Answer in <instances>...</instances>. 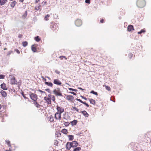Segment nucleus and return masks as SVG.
<instances>
[{
	"instance_id": "nucleus-1",
	"label": "nucleus",
	"mask_w": 151,
	"mask_h": 151,
	"mask_svg": "<svg viewBox=\"0 0 151 151\" xmlns=\"http://www.w3.org/2000/svg\"><path fill=\"white\" fill-rule=\"evenodd\" d=\"M137 6L140 8L144 7L145 4L144 0H138L137 2Z\"/></svg>"
},
{
	"instance_id": "nucleus-2",
	"label": "nucleus",
	"mask_w": 151,
	"mask_h": 151,
	"mask_svg": "<svg viewBox=\"0 0 151 151\" xmlns=\"http://www.w3.org/2000/svg\"><path fill=\"white\" fill-rule=\"evenodd\" d=\"M59 24L54 22H52L50 24V28L53 31L58 30V29Z\"/></svg>"
},
{
	"instance_id": "nucleus-3",
	"label": "nucleus",
	"mask_w": 151,
	"mask_h": 151,
	"mask_svg": "<svg viewBox=\"0 0 151 151\" xmlns=\"http://www.w3.org/2000/svg\"><path fill=\"white\" fill-rule=\"evenodd\" d=\"M53 93L57 96H63L60 89L59 88L55 89L53 91Z\"/></svg>"
},
{
	"instance_id": "nucleus-4",
	"label": "nucleus",
	"mask_w": 151,
	"mask_h": 151,
	"mask_svg": "<svg viewBox=\"0 0 151 151\" xmlns=\"http://www.w3.org/2000/svg\"><path fill=\"white\" fill-rule=\"evenodd\" d=\"M29 96L30 98L32 100L35 101L37 100V96L36 94L33 93H31Z\"/></svg>"
},
{
	"instance_id": "nucleus-5",
	"label": "nucleus",
	"mask_w": 151,
	"mask_h": 151,
	"mask_svg": "<svg viewBox=\"0 0 151 151\" xmlns=\"http://www.w3.org/2000/svg\"><path fill=\"white\" fill-rule=\"evenodd\" d=\"M82 23L81 21L79 19L76 20L75 22V24L77 26H80L81 25Z\"/></svg>"
},
{
	"instance_id": "nucleus-6",
	"label": "nucleus",
	"mask_w": 151,
	"mask_h": 151,
	"mask_svg": "<svg viewBox=\"0 0 151 151\" xmlns=\"http://www.w3.org/2000/svg\"><path fill=\"white\" fill-rule=\"evenodd\" d=\"M54 84L58 85H61L62 84L61 82L58 79H55L53 81Z\"/></svg>"
},
{
	"instance_id": "nucleus-7",
	"label": "nucleus",
	"mask_w": 151,
	"mask_h": 151,
	"mask_svg": "<svg viewBox=\"0 0 151 151\" xmlns=\"http://www.w3.org/2000/svg\"><path fill=\"white\" fill-rule=\"evenodd\" d=\"M61 114L58 112L56 113L55 114V118L56 119H60L61 118Z\"/></svg>"
},
{
	"instance_id": "nucleus-8",
	"label": "nucleus",
	"mask_w": 151,
	"mask_h": 151,
	"mask_svg": "<svg viewBox=\"0 0 151 151\" xmlns=\"http://www.w3.org/2000/svg\"><path fill=\"white\" fill-rule=\"evenodd\" d=\"M57 109L58 111V112L59 113H63L64 111V109L62 107L57 106Z\"/></svg>"
},
{
	"instance_id": "nucleus-9",
	"label": "nucleus",
	"mask_w": 151,
	"mask_h": 151,
	"mask_svg": "<svg viewBox=\"0 0 151 151\" xmlns=\"http://www.w3.org/2000/svg\"><path fill=\"white\" fill-rule=\"evenodd\" d=\"M11 83L12 84H16L17 83V81L16 80L15 78L13 77L11 81Z\"/></svg>"
},
{
	"instance_id": "nucleus-10",
	"label": "nucleus",
	"mask_w": 151,
	"mask_h": 151,
	"mask_svg": "<svg viewBox=\"0 0 151 151\" xmlns=\"http://www.w3.org/2000/svg\"><path fill=\"white\" fill-rule=\"evenodd\" d=\"M1 88L4 90H6L7 89V87H6V84L3 83L1 85Z\"/></svg>"
},
{
	"instance_id": "nucleus-11",
	"label": "nucleus",
	"mask_w": 151,
	"mask_h": 151,
	"mask_svg": "<svg viewBox=\"0 0 151 151\" xmlns=\"http://www.w3.org/2000/svg\"><path fill=\"white\" fill-rule=\"evenodd\" d=\"M0 93H1L2 96L4 97H6L7 96L6 93L3 90H1L0 91Z\"/></svg>"
},
{
	"instance_id": "nucleus-12",
	"label": "nucleus",
	"mask_w": 151,
	"mask_h": 151,
	"mask_svg": "<svg viewBox=\"0 0 151 151\" xmlns=\"http://www.w3.org/2000/svg\"><path fill=\"white\" fill-rule=\"evenodd\" d=\"M71 142H68L66 145V149L68 150H70V149L72 147V145H71Z\"/></svg>"
},
{
	"instance_id": "nucleus-13",
	"label": "nucleus",
	"mask_w": 151,
	"mask_h": 151,
	"mask_svg": "<svg viewBox=\"0 0 151 151\" xmlns=\"http://www.w3.org/2000/svg\"><path fill=\"white\" fill-rule=\"evenodd\" d=\"M71 143L72 147H77L78 145V143L76 141H73Z\"/></svg>"
},
{
	"instance_id": "nucleus-14",
	"label": "nucleus",
	"mask_w": 151,
	"mask_h": 151,
	"mask_svg": "<svg viewBox=\"0 0 151 151\" xmlns=\"http://www.w3.org/2000/svg\"><path fill=\"white\" fill-rule=\"evenodd\" d=\"M127 30L128 31H131L132 30H134L133 28V26L132 25H129L127 27Z\"/></svg>"
},
{
	"instance_id": "nucleus-15",
	"label": "nucleus",
	"mask_w": 151,
	"mask_h": 151,
	"mask_svg": "<svg viewBox=\"0 0 151 151\" xmlns=\"http://www.w3.org/2000/svg\"><path fill=\"white\" fill-rule=\"evenodd\" d=\"M73 97L72 95H68L67 97V99L68 100L72 101L73 99Z\"/></svg>"
},
{
	"instance_id": "nucleus-16",
	"label": "nucleus",
	"mask_w": 151,
	"mask_h": 151,
	"mask_svg": "<svg viewBox=\"0 0 151 151\" xmlns=\"http://www.w3.org/2000/svg\"><path fill=\"white\" fill-rule=\"evenodd\" d=\"M81 112L85 117H88V114L86 111H82Z\"/></svg>"
},
{
	"instance_id": "nucleus-17",
	"label": "nucleus",
	"mask_w": 151,
	"mask_h": 151,
	"mask_svg": "<svg viewBox=\"0 0 151 151\" xmlns=\"http://www.w3.org/2000/svg\"><path fill=\"white\" fill-rule=\"evenodd\" d=\"M7 1V0H0V5L2 6L5 4Z\"/></svg>"
},
{
	"instance_id": "nucleus-18",
	"label": "nucleus",
	"mask_w": 151,
	"mask_h": 151,
	"mask_svg": "<svg viewBox=\"0 0 151 151\" xmlns=\"http://www.w3.org/2000/svg\"><path fill=\"white\" fill-rule=\"evenodd\" d=\"M88 100L90 102V103L93 105L95 104L96 101L95 100L92 99H89Z\"/></svg>"
},
{
	"instance_id": "nucleus-19",
	"label": "nucleus",
	"mask_w": 151,
	"mask_h": 151,
	"mask_svg": "<svg viewBox=\"0 0 151 151\" xmlns=\"http://www.w3.org/2000/svg\"><path fill=\"white\" fill-rule=\"evenodd\" d=\"M17 3V2L16 1H14L11 3L10 4V6L12 7L13 8L14 7L15 4Z\"/></svg>"
},
{
	"instance_id": "nucleus-20",
	"label": "nucleus",
	"mask_w": 151,
	"mask_h": 151,
	"mask_svg": "<svg viewBox=\"0 0 151 151\" xmlns=\"http://www.w3.org/2000/svg\"><path fill=\"white\" fill-rule=\"evenodd\" d=\"M45 83L47 85L50 86L51 87H52L53 86V84L51 82H45Z\"/></svg>"
},
{
	"instance_id": "nucleus-21",
	"label": "nucleus",
	"mask_w": 151,
	"mask_h": 151,
	"mask_svg": "<svg viewBox=\"0 0 151 151\" xmlns=\"http://www.w3.org/2000/svg\"><path fill=\"white\" fill-rule=\"evenodd\" d=\"M35 9L36 10L38 11L39 10H41V5L40 4H38L37 6H36L35 7Z\"/></svg>"
},
{
	"instance_id": "nucleus-22",
	"label": "nucleus",
	"mask_w": 151,
	"mask_h": 151,
	"mask_svg": "<svg viewBox=\"0 0 151 151\" xmlns=\"http://www.w3.org/2000/svg\"><path fill=\"white\" fill-rule=\"evenodd\" d=\"M46 101L48 104H51V100L50 98H48L46 100Z\"/></svg>"
},
{
	"instance_id": "nucleus-23",
	"label": "nucleus",
	"mask_w": 151,
	"mask_h": 151,
	"mask_svg": "<svg viewBox=\"0 0 151 151\" xmlns=\"http://www.w3.org/2000/svg\"><path fill=\"white\" fill-rule=\"evenodd\" d=\"M68 137L69 138V140L70 141L72 140L73 139V136L71 135H68Z\"/></svg>"
},
{
	"instance_id": "nucleus-24",
	"label": "nucleus",
	"mask_w": 151,
	"mask_h": 151,
	"mask_svg": "<svg viewBox=\"0 0 151 151\" xmlns=\"http://www.w3.org/2000/svg\"><path fill=\"white\" fill-rule=\"evenodd\" d=\"M34 45H33L32 46L31 49L34 52H36V47H34Z\"/></svg>"
},
{
	"instance_id": "nucleus-25",
	"label": "nucleus",
	"mask_w": 151,
	"mask_h": 151,
	"mask_svg": "<svg viewBox=\"0 0 151 151\" xmlns=\"http://www.w3.org/2000/svg\"><path fill=\"white\" fill-rule=\"evenodd\" d=\"M61 132L64 134H66L68 133V131L66 129H64L62 130Z\"/></svg>"
},
{
	"instance_id": "nucleus-26",
	"label": "nucleus",
	"mask_w": 151,
	"mask_h": 151,
	"mask_svg": "<svg viewBox=\"0 0 151 151\" xmlns=\"http://www.w3.org/2000/svg\"><path fill=\"white\" fill-rule=\"evenodd\" d=\"M77 122V121L76 120H74L71 122V124L73 126L76 125V124Z\"/></svg>"
},
{
	"instance_id": "nucleus-27",
	"label": "nucleus",
	"mask_w": 151,
	"mask_h": 151,
	"mask_svg": "<svg viewBox=\"0 0 151 151\" xmlns=\"http://www.w3.org/2000/svg\"><path fill=\"white\" fill-rule=\"evenodd\" d=\"M22 44L23 47H25L27 45V41L23 42H22Z\"/></svg>"
},
{
	"instance_id": "nucleus-28",
	"label": "nucleus",
	"mask_w": 151,
	"mask_h": 151,
	"mask_svg": "<svg viewBox=\"0 0 151 151\" xmlns=\"http://www.w3.org/2000/svg\"><path fill=\"white\" fill-rule=\"evenodd\" d=\"M49 120L50 121L52 122H53L54 121V118L52 116H50L49 117Z\"/></svg>"
},
{
	"instance_id": "nucleus-29",
	"label": "nucleus",
	"mask_w": 151,
	"mask_h": 151,
	"mask_svg": "<svg viewBox=\"0 0 151 151\" xmlns=\"http://www.w3.org/2000/svg\"><path fill=\"white\" fill-rule=\"evenodd\" d=\"M81 148L79 147H76L73 150V151H79L81 150Z\"/></svg>"
},
{
	"instance_id": "nucleus-30",
	"label": "nucleus",
	"mask_w": 151,
	"mask_h": 151,
	"mask_svg": "<svg viewBox=\"0 0 151 151\" xmlns=\"http://www.w3.org/2000/svg\"><path fill=\"white\" fill-rule=\"evenodd\" d=\"M34 104L37 107L39 108L40 107V105L37 102L35 101L34 103Z\"/></svg>"
},
{
	"instance_id": "nucleus-31",
	"label": "nucleus",
	"mask_w": 151,
	"mask_h": 151,
	"mask_svg": "<svg viewBox=\"0 0 151 151\" xmlns=\"http://www.w3.org/2000/svg\"><path fill=\"white\" fill-rule=\"evenodd\" d=\"M50 16V15L49 14H47V15L45 16L44 18V20L46 21H47L48 20V18Z\"/></svg>"
},
{
	"instance_id": "nucleus-32",
	"label": "nucleus",
	"mask_w": 151,
	"mask_h": 151,
	"mask_svg": "<svg viewBox=\"0 0 151 151\" xmlns=\"http://www.w3.org/2000/svg\"><path fill=\"white\" fill-rule=\"evenodd\" d=\"M90 93H92L93 94H94L96 95H98V94L97 92H95L94 91H93V90L91 91L90 92Z\"/></svg>"
},
{
	"instance_id": "nucleus-33",
	"label": "nucleus",
	"mask_w": 151,
	"mask_h": 151,
	"mask_svg": "<svg viewBox=\"0 0 151 151\" xmlns=\"http://www.w3.org/2000/svg\"><path fill=\"white\" fill-rule=\"evenodd\" d=\"M35 40L37 42H39L40 40V39L39 38V37L38 36H37L35 37Z\"/></svg>"
},
{
	"instance_id": "nucleus-34",
	"label": "nucleus",
	"mask_w": 151,
	"mask_h": 151,
	"mask_svg": "<svg viewBox=\"0 0 151 151\" xmlns=\"http://www.w3.org/2000/svg\"><path fill=\"white\" fill-rule=\"evenodd\" d=\"M145 32V30H144V29H142L139 32H138V33L139 34H141L143 32Z\"/></svg>"
},
{
	"instance_id": "nucleus-35",
	"label": "nucleus",
	"mask_w": 151,
	"mask_h": 151,
	"mask_svg": "<svg viewBox=\"0 0 151 151\" xmlns=\"http://www.w3.org/2000/svg\"><path fill=\"white\" fill-rule=\"evenodd\" d=\"M106 89L108 91H110V88L108 86H105Z\"/></svg>"
},
{
	"instance_id": "nucleus-36",
	"label": "nucleus",
	"mask_w": 151,
	"mask_h": 151,
	"mask_svg": "<svg viewBox=\"0 0 151 151\" xmlns=\"http://www.w3.org/2000/svg\"><path fill=\"white\" fill-rule=\"evenodd\" d=\"M68 89L70 91H77L76 89H74L71 88H69Z\"/></svg>"
},
{
	"instance_id": "nucleus-37",
	"label": "nucleus",
	"mask_w": 151,
	"mask_h": 151,
	"mask_svg": "<svg viewBox=\"0 0 151 151\" xmlns=\"http://www.w3.org/2000/svg\"><path fill=\"white\" fill-rule=\"evenodd\" d=\"M59 58L61 59H63V58H65V60H67V58L65 57V56H61L59 57Z\"/></svg>"
},
{
	"instance_id": "nucleus-38",
	"label": "nucleus",
	"mask_w": 151,
	"mask_h": 151,
	"mask_svg": "<svg viewBox=\"0 0 151 151\" xmlns=\"http://www.w3.org/2000/svg\"><path fill=\"white\" fill-rule=\"evenodd\" d=\"M64 124L65 126H67L69 125V123L67 122H64Z\"/></svg>"
},
{
	"instance_id": "nucleus-39",
	"label": "nucleus",
	"mask_w": 151,
	"mask_h": 151,
	"mask_svg": "<svg viewBox=\"0 0 151 151\" xmlns=\"http://www.w3.org/2000/svg\"><path fill=\"white\" fill-rule=\"evenodd\" d=\"M51 99L53 101H54V102L55 101V96H54L53 95V96L51 97Z\"/></svg>"
},
{
	"instance_id": "nucleus-40",
	"label": "nucleus",
	"mask_w": 151,
	"mask_h": 151,
	"mask_svg": "<svg viewBox=\"0 0 151 151\" xmlns=\"http://www.w3.org/2000/svg\"><path fill=\"white\" fill-rule=\"evenodd\" d=\"M27 11H25L24 14L23 15V17H24V18H26V17L27 15Z\"/></svg>"
},
{
	"instance_id": "nucleus-41",
	"label": "nucleus",
	"mask_w": 151,
	"mask_h": 151,
	"mask_svg": "<svg viewBox=\"0 0 151 151\" xmlns=\"http://www.w3.org/2000/svg\"><path fill=\"white\" fill-rule=\"evenodd\" d=\"M5 77V76L3 75H0V79H4Z\"/></svg>"
},
{
	"instance_id": "nucleus-42",
	"label": "nucleus",
	"mask_w": 151,
	"mask_h": 151,
	"mask_svg": "<svg viewBox=\"0 0 151 151\" xmlns=\"http://www.w3.org/2000/svg\"><path fill=\"white\" fill-rule=\"evenodd\" d=\"M45 91H47L49 93H51V92L50 91V89L49 88H47L45 89Z\"/></svg>"
},
{
	"instance_id": "nucleus-43",
	"label": "nucleus",
	"mask_w": 151,
	"mask_h": 151,
	"mask_svg": "<svg viewBox=\"0 0 151 151\" xmlns=\"http://www.w3.org/2000/svg\"><path fill=\"white\" fill-rule=\"evenodd\" d=\"M128 56L130 58H132L133 56V54L131 53H130L129 54Z\"/></svg>"
},
{
	"instance_id": "nucleus-44",
	"label": "nucleus",
	"mask_w": 151,
	"mask_h": 151,
	"mask_svg": "<svg viewBox=\"0 0 151 151\" xmlns=\"http://www.w3.org/2000/svg\"><path fill=\"white\" fill-rule=\"evenodd\" d=\"M85 2L86 3L89 4L90 3V0H86Z\"/></svg>"
},
{
	"instance_id": "nucleus-45",
	"label": "nucleus",
	"mask_w": 151,
	"mask_h": 151,
	"mask_svg": "<svg viewBox=\"0 0 151 151\" xmlns=\"http://www.w3.org/2000/svg\"><path fill=\"white\" fill-rule=\"evenodd\" d=\"M83 104L86 105V106L87 107H88L89 106V105L85 102H83Z\"/></svg>"
},
{
	"instance_id": "nucleus-46",
	"label": "nucleus",
	"mask_w": 151,
	"mask_h": 151,
	"mask_svg": "<svg viewBox=\"0 0 151 151\" xmlns=\"http://www.w3.org/2000/svg\"><path fill=\"white\" fill-rule=\"evenodd\" d=\"M6 142H7L8 146H11V145H10V141H6Z\"/></svg>"
},
{
	"instance_id": "nucleus-47",
	"label": "nucleus",
	"mask_w": 151,
	"mask_h": 151,
	"mask_svg": "<svg viewBox=\"0 0 151 151\" xmlns=\"http://www.w3.org/2000/svg\"><path fill=\"white\" fill-rule=\"evenodd\" d=\"M76 100H77V101L80 102L82 103V104L83 102V101H82L81 99H76Z\"/></svg>"
},
{
	"instance_id": "nucleus-48",
	"label": "nucleus",
	"mask_w": 151,
	"mask_h": 151,
	"mask_svg": "<svg viewBox=\"0 0 151 151\" xmlns=\"http://www.w3.org/2000/svg\"><path fill=\"white\" fill-rule=\"evenodd\" d=\"M22 95L23 96V97L25 99H27V97H26V96H25V95H24V93H22Z\"/></svg>"
},
{
	"instance_id": "nucleus-49",
	"label": "nucleus",
	"mask_w": 151,
	"mask_h": 151,
	"mask_svg": "<svg viewBox=\"0 0 151 151\" xmlns=\"http://www.w3.org/2000/svg\"><path fill=\"white\" fill-rule=\"evenodd\" d=\"M69 93L71 94H73V95H76V93L73 92H72V91L70 92H69Z\"/></svg>"
},
{
	"instance_id": "nucleus-50",
	"label": "nucleus",
	"mask_w": 151,
	"mask_h": 151,
	"mask_svg": "<svg viewBox=\"0 0 151 151\" xmlns=\"http://www.w3.org/2000/svg\"><path fill=\"white\" fill-rule=\"evenodd\" d=\"M81 97H82V98L84 99L85 100H87V99L85 97H84L83 96H81Z\"/></svg>"
},
{
	"instance_id": "nucleus-51",
	"label": "nucleus",
	"mask_w": 151,
	"mask_h": 151,
	"mask_svg": "<svg viewBox=\"0 0 151 151\" xmlns=\"http://www.w3.org/2000/svg\"><path fill=\"white\" fill-rule=\"evenodd\" d=\"M53 96L52 95H51V94H49L48 95V98H50V99L51 98V97Z\"/></svg>"
},
{
	"instance_id": "nucleus-52",
	"label": "nucleus",
	"mask_w": 151,
	"mask_h": 151,
	"mask_svg": "<svg viewBox=\"0 0 151 151\" xmlns=\"http://www.w3.org/2000/svg\"><path fill=\"white\" fill-rule=\"evenodd\" d=\"M15 51L18 54H19L20 53V52L19 51V50H18V49H16L15 50Z\"/></svg>"
},
{
	"instance_id": "nucleus-53",
	"label": "nucleus",
	"mask_w": 151,
	"mask_h": 151,
	"mask_svg": "<svg viewBox=\"0 0 151 151\" xmlns=\"http://www.w3.org/2000/svg\"><path fill=\"white\" fill-rule=\"evenodd\" d=\"M38 91L41 93H45V91H42V90H39Z\"/></svg>"
},
{
	"instance_id": "nucleus-54",
	"label": "nucleus",
	"mask_w": 151,
	"mask_h": 151,
	"mask_svg": "<svg viewBox=\"0 0 151 151\" xmlns=\"http://www.w3.org/2000/svg\"><path fill=\"white\" fill-rule=\"evenodd\" d=\"M55 72L58 74H59L60 73V72L57 70H55Z\"/></svg>"
},
{
	"instance_id": "nucleus-55",
	"label": "nucleus",
	"mask_w": 151,
	"mask_h": 151,
	"mask_svg": "<svg viewBox=\"0 0 151 151\" xmlns=\"http://www.w3.org/2000/svg\"><path fill=\"white\" fill-rule=\"evenodd\" d=\"M46 2H45V1H43L42 3V4L43 6H44V5H45L46 4Z\"/></svg>"
},
{
	"instance_id": "nucleus-56",
	"label": "nucleus",
	"mask_w": 151,
	"mask_h": 151,
	"mask_svg": "<svg viewBox=\"0 0 151 151\" xmlns=\"http://www.w3.org/2000/svg\"><path fill=\"white\" fill-rule=\"evenodd\" d=\"M78 89H80L82 91H84L85 90V89H83V88H81V87H78Z\"/></svg>"
},
{
	"instance_id": "nucleus-57",
	"label": "nucleus",
	"mask_w": 151,
	"mask_h": 151,
	"mask_svg": "<svg viewBox=\"0 0 151 151\" xmlns=\"http://www.w3.org/2000/svg\"><path fill=\"white\" fill-rule=\"evenodd\" d=\"M22 36V35L21 34H19L18 35V37L19 38H21Z\"/></svg>"
},
{
	"instance_id": "nucleus-58",
	"label": "nucleus",
	"mask_w": 151,
	"mask_h": 151,
	"mask_svg": "<svg viewBox=\"0 0 151 151\" xmlns=\"http://www.w3.org/2000/svg\"><path fill=\"white\" fill-rule=\"evenodd\" d=\"M104 20L103 19H102L101 21L100 22L101 23H103L104 22Z\"/></svg>"
},
{
	"instance_id": "nucleus-59",
	"label": "nucleus",
	"mask_w": 151,
	"mask_h": 151,
	"mask_svg": "<svg viewBox=\"0 0 151 151\" xmlns=\"http://www.w3.org/2000/svg\"><path fill=\"white\" fill-rule=\"evenodd\" d=\"M73 109L74 110H76V109H77L76 107H73Z\"/></svg>"
},
{
	"instance_id": "nucleus-60",
	"label": "nucleus",
	"mask_w": 151,
	"mask_h": 151,
	"mask_svg": "<svg viewBox=\"0 0 151 151\" xmlns=\"http://www.w3.org/2000/svg\"><path fill=\"white\" fill-rule=\"evenodd\" d=\"M55 145H56V144H58V142L57 140H55Z\"/></svg>"
},
{
	"instance_id": "nucleus-61",
	"label": "nucleus",
	"mask_w": 151,
	"mask_h": 151,
	"mask_svg": "<svg viewBox=\"0 0 151 151\" xmlns=\"http://www.w3.org/2000/svg\"><path fill=\"white\" fill-rule=\"evenodd\" d=\"M39 1H40V0H36L35 1V3H38Z\"/></svg>"
},
{
	"instance_id": "nucleus-62",
	"label": "nucleus",
	"mask_w": 151,
	"mask_h": 151,
	"mask_svg": "<svg viewBox=\"0 0 151 151\" xmlns=\"http://www.w3.org/2000/svg\"><path fill=\"white\" fill-rule=\"evenodd\" d=\"M12 53V52L11 51H9V52L8 54V55H10V54H11Z\"/></svg>"
},
{
	"instance_id": "nucleus-63",
	"label": "nucleus",
	"mask_w": 151,
	"mask_h": 151,
	"mask_svg": "<svg viewBox=\"0 0 151 151\" xmlns=\"http://www.w3.org/2000/svg\"><path fill=\"white\" fill-rule=\"evenodd\" d=\"M47 98H47L46 97H45L44 98V99L46 101L47 100Z\"/></svg>"
},
{
	"instance_id": "nucleus-64",
	"label": "nucleus",
	"mask_w": 151,
	"mask_h": 151,
	"mask_svg": "<svg viewBox=\"0 0 151 151\" xmlns=\"http://www.w3.org/2000/svg\"><path fill=\"white\" fill-rule=\"evenodd\" d=\"M24 0H19V1L21 2H22Z\"/></svg>"
}]
</instances>
